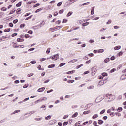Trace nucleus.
<instances>
[{
    "label": "nucleus",
    "instance_id": "obj_16",
    "mask_svg": "<svg viewBox=\"0 0 126 126\" xmlns=\"http://www.w3.org/2000/svg\"><path fill=\"white\" fill-rule=\"evenodd\" d=\"M52 118V116L51 115H49L47 117H45V120H50Z\"/></svg>",
    "mask_w": 126,
    "mask_h": 126
},
{
    "label": "nucleus",
    "instance_id": "obj_13",
    "mask_svg": "<svg viewBox=\"0 0 126 126\" xmlns=\"http://www.w3.org/2000/svg\"><path fill=\"white\" fill-rule=\"evenodd\" d=\"M63 65H65V63H62L60 64L59 66L62 67V66H63Z\"/></svg>",
    "mask_w": 126,
    "mask_h": 126
},
{
    "label": "nucleus",
    "instance_id": "obj_44",
    "mask_svg": "<svg viewBox=\"0 0 126 126\" xmlns=\"http://www.w3.org/2000/svg\"><path fill=\"white\" fill-rule=\"evenodd\" d=\"M6 9H7L6 8L3 7L1 9L2 11H6Z\"/></svg>",
    "mask_w": 126,
    "mask_h": 126
},
{
    "label": "nucleus",
    "instance_id": "obj_25",
    "mask_svg": "<svg viewBox=\"0 0 126 126\" xmlns=\"http://www.w3.org/2000/svg\"><path fill=\"white\" fill-rule=\"evenodd\" d=\"M64 12V10L62 9L59 11V13L60 14H62V13H63Z\"/></svg>",
    "mask_w": 126,
    "mask_h": 126
},
{
    "label": "nucleus",
    "instance_id": "obj_17",
    "mask_svg": "<svg viewBox=\"0 0 126 126\" xmlns=\"http://www.w3.org/2000/svg\"><path fill=\"white\" fill-rule=\"evenodd\" d=\"M43 118L40 117L39 118H35V121H42Z\"/></svg>",
    "mask_w": 126,
    "mask_h": 126
},
{
    "label": "nucleus",
    "instance_id": "obj_37",
    "mask_svg": "<svg viewBox=\"0 0 126 126\" xmlns=\"http://www.w3.org/2000/svg\"><path fill=\"white\" fill-rule=\"evenodd\" d=\"M104 52V49H99L98 51V53H103Z\"/></svg>",
    "mask_w": 126,
    "mask_h": 126
},
{
    "label": "nucleus",
    "instance_id": "obj_49",
    "mask_svg": "<svg viewBox=\"0 0 126 126\" xmlns=\"http://www.w3.org/2000/svg\"><path fill=\"white\" fill-rule=\"evenodd\" d=\"M114 29H119V28H120V27H119V26H115L114 27Z\"/></svg>",
    "mask_w": 126,
    "mask_h": 126
},
{
    "label": "nucleus",
    "instance_id": "obj_56",
    "mask_svg": "<svg viewBox=\"0 0 126 126\" xmlns=\"http://www.w3.org/2000/svg\"><path fill=\"white\" fill-rule=\"evenodd\" d=\"M89 43H91V44H93V43H94V40H90Z\"/></svg>",
    "mask_w": 126,
    "mask_h": 126
},
{
    "label": "nucleus",
    "instance_id": "obj_39",
    "mask_svg": "<svg viewBox=\"0 0 126 126\" xmlns=\"http://www.w3.org/2000/svg\"><path fill=\"white\" fill-rule=\"evenodd\" d=\"M68 124V122H64L63 123V126H66V125H67Z\"/></svg>",
    "mask_w": 126,
    "mask_h": 126
},
{
    "label": "nucleus",
    "instance_id": "obj_28",
    "mask_svg": "<svg viewBox=\"0 0 126 126\" xmlns=\"http://www.w3.org/2000/svg\"><path fill=\"white\" fill-rule=\"evenodd\" d=\"M67 22V20L65 19H63L62 22V23H66Z\"/></svg>",
    "mask_w": 126,
    "mask_h": 126
},
{
    "label": "nucleus",
    "instance_id": "obj_35",
    "mask_svg": "<svg viewBox=\"0 0 126 126\" xmlns=\"http://www.w3.org/2000/svg\"><path fill=\"white\" fill-rule=\"evenodd\" d=\"M91 62V60H89L87 61L86 62V63H87L88 64H89V63H90Z\"/></svg>",
    "mask_w": 126,
    "mask_h": 126
},
{
    "label": "nucleus",
    "instance_id": "obj_29",
    "mask_svg": "<svg viewBox=\"0 0 126 126\" xmlns=\"http://www.w3.org/2000/svg\"><path fill=\"white\" fill-rule=\"evenodd\" d=\"M25 26V24H22L20 25V28H24Z\"/></svg>",
    "mask_w": 126,
    "mask_h": 126
},
{
    "label": "nucleus",
    "instance_id": "obj_4",
    "mask_svg": "<svg viewBox=\"0 0 126 126\" xmlns=\"http://www.w3.org/2000/svg\"><path fill=\"white\" fill-rule=\"evenodd\" d=\"M44 90H45V87H42L38 89L37 91L38 92H42V91H44Z\"/></svg>",
    "mask_w": 126,
    "mask_h": 126
},
{
    "label": "nucleus",
    "instance_id": "obj_51",
    "mask_svg": "<svg viewBox=\"0 0 126 126\" xmlns=\"http://www.w3.org/2000/svg\"><path fill=\"white\" fill-rule=\"evenodd\" d=\"M122 55H123V52H122V51L118 53V56L120 57V56H122Z\"/></svg>",
    "mask_w": 126,
    "mask_h": 126
},
{
    "label": "nucleus",
    "instance_id": "obj_59",
    "mask_svg": "<svg viewBox=\"0 0 126 126\" xmlns=\"http://www.w3.org/2000/svg\"><path fill=\"white\" fill-rule=\"evenodd\" d=\"M107 74L106 73H102V76H107Z\"/></svg>",
    "mask_w": 126,
    "mask_h": 126
},
{
    "label": "nucleus",
    "instance_id": "obj_12",
    "mask_svg": "<svg viewBox=\"0 0 126 126\" xmlns=\"http://www.w3.org/2000/svg\"><path fill=\"white\" fill-rule=\"evenodd\" d=\"M37 62H36V61L34 60V61H32L30 62V63H32V64H35V63Z\"/></svg>",
    "mask_w": 126,
    "mask_h": 126
},
{
    "label": "nucleus",
    "instance_id": "obj_50",
    "mask_svg": "<svg viewBox=\"0 0 126 126\" xmlns=\"http://www.w3.org/2000/svg\"><path fill=\"white\" fill-rule=\"evenodd\" d=\"M70 73H73V71H71L67 72V74H70Z\"/></svg>",
    "mask_w": 126,
    "mask_h": 126
},
{
    "label": "nucleus",
    "instance_id": "obj_30",
    "mask_svg": "<svg viewBox=\"0 0 126 126\" xmlns=\"http://www.w3.org/2000/svg\"><path fill=\"white\" fill-rule=\"evenodd\" d=\"M18 22V20L16 19L13 21V23H14V24H16V23H17Z\"/></svg>",
    "mask_w": 126,
    "mask_h": 126
},
{
    "label": "nucleus",
    "instance_id": "obj_60",
    "mask_svg": "<svg viewBox=\"0 0 126 126\" xmlns=\"http://www.w3.org/2000/svg\"><path fill=\"white\" fill-rule=\"evenodd\" d=\"M50 81V80H46L44 82V83H48Z\"/></svg>",
    "mask_w": 126,
    "mask_h": 126
},
{
    "label": "nucleus",
    "instance_id": "obj_64",
    "mask_svg": "<svg viewBox=\"0 0 126 126\" xmlns=\"http://www.w3.org/2000/svg\"><path fill=\"white\" fill-rule=\"evenodd\" d=\"M111 20H109L107 23V24H110L111 23Z\"/></svg>",
    "mask_w": 126,
    "mask_h": 126
},
{
    "label": "nucleus",
    "instance_id": "obj_58",
    "mask_svg": "<svg viewBox=\"0 0 126 126\" xmlns=\"http://www.w3.org/2000/svg\"><path fill=\"white\" fill-rule=\"evenodd\" d=\"M34 50H35V48H30V49L28 50V51H34Z\"/></svg>",
    "mask_w": 126,
    "mask_h": 126
},
{
    "label": "nucleus",
    "instance_id": "obj_34",
    "mask_svg": "<svg viewBox=\"0 0 126 126\" xmlns=\"http://www.w3.org/2000/svg\"><path fill=\"white\" fill-rule=\"evenodd\" d=\"M67 118H68V115H64V116L63 117V119L64 120H65V119H67Z\"/></svg>",
    "mask_w": 126,
    "mask_h": 126
},
{
    "label": "nucleus",
    "instance_id": "obj_14",
    "mask_svg": "<svg viewBox=\"0 0 126 126\" xmlns=\"http://www.w3.org/2000/svg\"><path fill=\"white\" fill-rule=\"evenodd\" d=\"M120 49H121L120 46H118L114 47V50H120Z\"/></svg>",
    "mask_w": 126,
    "mask_h": 126
},
{
    "label": "nucleus",
    "instance_id": "obj_52",
    "mask_svg": "<svg viewBox=\"0 0 126 126\" xmlns=\"http://www.w3.org/2000/svg\"><path fill=\"white\" fill-rule=\"evenodd\" d=\"M29 100V97H28L25 99H24L23 102H26V101H28Z\"/></svg>",
    "mask_w": 126,
    "mask_h": 126
},
{
    "label": "nucleus",
    "instance_id": "obj_20",
    "mask_svg": "<svg viewBox=\"0 0 126 126\" xmlns=\"http://www.w3.org/2000/svg\"><path fill=\"white\" fill-rule=\"evenodd\" d=\"M41 67H42V66L39 65L38 67L37 68L38 69H39V70H44V69H43L42 68H41Z\"/></svg>",
    "mask_w": 126,
    "mask_h": 126
},
{
    "label": "nucleus",
    "instance_id": "obj_55",
    "mask_svg": "<svg viewBox=\"0 0 126 126\" xmlns=\"http://www.w3.org/2000/svg\"><path fill=\"white\" fill-rule=\"evenodd\" d=\"M94 55L93 53H90L88 54V56H89V57H93Z\"/></svg>",
    "mask_w": 126,
    "mask_h": 126
},
{
    "label": "nucleus",
    "instance_id": "obj_19",
    "mask_svg": "<svg viewBox=\"0 0 126 126\" xmlns=\"http://www.w3.org/2000/svg\"><path fill=\"white\" fill-rule=\"evenodd\" d=\"M45 100H47V97H44L42 99H40V102H43V101H45Z\"/></svg>",
    "mask_w": 126,
    "mask_h": 126
},
{
    "label": "nucleus",
    "instance_id": "obj_9",
    "mask_svg": "<svg viewBox=\"0 0 126 126\" xmlns=\"http://www.w3.org/2000/svg\"><path fill=\"white\" fill-rule=\"evenodd\" d=\"M55 66V64H52L51 65H49L48 66V68H53V67H54Z\"/></svg>",
    "mask_w": 126,
    "mask_h": 126
},
{
    "label": "nucleus",
    "instance_id": "obj_40",
    "mask_svg": "<svg viewBox=\"0 0 126 126\" xmlns=\"http://www.w3.org/2000/svg\"><path fill=\"white\" fill-rule=\"evenodd\" d=\"M74 82V80H71L68 81V83H73Z\"/></svg>",
    "mask_w": 126,
    "mask_h": 126
},
{
    "label": "nucleus",
    "instance_id": "obj_48",
    "mask_svg": "<svg viewBox=\"0 0 126 126\" xmlns=\"http://www.w3.org/2000/svg\"><path fill=\"white\" fill-rule=\"evenodd\" d=\"M123 110V108L122 107H119L117 109V111H122Z\"/></svg>",
    "mask_w": 126,
    "mask_h": 126
},
{
    "label": "nucleus",
    "instance_id": "obj_33",
    "mask_svg": "<svg viewBox=\"0 0 126 126\" xmlns=\"http://www.w3.org/2000/svg\"><path fill=\"white\" fill-rule=\"evenodd\" d=\"M115 71H116V69L113 68V69H112L111 70L110 73H113V72H115Z\"/></svg>",
    "mask_w": 126,
    "mask_h": 126
},
{
    "label": "nucleus",
    "instance_id": "obj_31",
    "mask_svg": "<svg viewBox=\"0 0 126 126\" xmlns=\"http://www.w3.org/2000/svg\"><path fill=\"white\" fill-rule=\"evenodd\" d=\"M29 84H25V85L23 86V88H27L28 87Z\"/></svg>",
    "mask_w": 126,
    "mask_h": 126
},
{
    "label": "nucleus",
    "instance_id": "obj_6",
    "mask_svg": "<svg viewBox=\"0 0 126 126\" xmlns=\"http://www.w3.org/2000/svg\"><path fill=\"white\" fill-rule=\"evenodd\" d=\"M78 60L77 59H73L71 60L68 62V63H75L76 62H77Z\"/></svg>",
    "mask_w": 126,
    "mask_h": 126
},
{
    "label": "nucleus",
    "instance_id": "obj_3",
    "mask_svg": "<svg viewBox=\"0 0 126 126\" xmlns=\"http://www.w3.org/2000/svg\"><path fill=\"white\" fill-rule=\"evenodd\" d=\"M97 70H96V68L95 67L92 68V73H94V74H96V71Z\"/></svg>",
    "mask_w": 126,
    "mask_h": 126
},
{
    "label": "nucleus",
    "instance_id": "obj_11",
    "mask_svg": "<svg viewBox=\"0 0 126 126\" xmlns=\"http://www.w3.org/2000/svg\"><path fill=\"white\" fill-rule=\"evenodd\" d=\"M23 41H24V39L21 38H18L17 39V42H23Z\"/></svg>",
    "mask_w": 126,
    "mask_h": 126
},
{
    "label": "nucleus",
    "instance_id": "obj_42",
    "mask_svg": "<svg viewBox=\"0 0 126 126\" xmlns=\"http://www.w3.org/2000/svg\"><path fill=\"white\" fill-rule=\"evenodd\" d=\"M31 18H32V15L28 17V18H27L25 20H28V19H30Z\"/></svg>",
    "mask_w": 126,
    "mask_h": 126
},
{
    "label": "nucleus",
    "instance_id": "obj_45",
    "mask_svg": "<svg viewBox=\"0 0 126 126\" xmlns=\"http://www.w3.org/2000/svg\"><path fill=\"white\" fill-rule=\"evenodd\" d=\"M110 60H111V61H114V60H115V56H112V57H111V58H110Z\"/></svg>",
    "mask_w": 126,
    "mask_h": 126
},
{
    "label": "nucleus",
    "instance_id": "obj_32",
    "mask_svg": "<svg viewBox=\"0 0 126 126\" xmlns=\"http://www.w3.org/2000/svg\"><path fill=\"white\" fill-rule=\"evenodd\" d=\"M14 12H15V10H13L12 11H11V12H10V13H9V15H10V14H13V13H14Z\"/></svg>",
    "mask_w": 126,
    "mask_h": 126
},
{
    "label": "nucleus",
    "instance_id": "obj_43",
    "mask_svg": "<svg viewBox=\"0 0 126 126\" xmlns=\"http://www.w3.org/2000/svg\"><path fill=\"white\" fill-rule=\"evenodd\" d=\"M51 48H49L47 49V51H46V53L47 54H49V53H50V50Z\"/></svg>",
    "mask_w": 126,
    "mask_h": 126
},
{
    "label": "nucleus",
    "instance_id": "obj_15",
    "mask_svg": "<svg viewBox=\"0 0 126 126\" xmlns=\"http://www.w3.org/2000/svg\"><path fill=\"white\" fill-rule=\"evenodd\" d=\"M78 115V113L77 112H76L72 115V118H75V117H77V115Z\"/></svg>",
    "mask_w": 126,
    "mask_h": 126
},
{
    "label": "nucleus",
    "instance_id": "obj_24",
    "mask_svg": "<svg viewBox=\"0 0 126 126\" xmlns=\"http://www.w3.org/2000/svg\"><path fill=\"white\" fill-rule=\"evenodd\" d=\"M21 6V2H19V3L16 5V6H17V7H19V6Z\"/></svg>",
    "mask_w": 126,
    "mask_h": 126
},
{
    "label": "nucleus",
    "instance_id": "obj_63",
    "mask_svg": "<svg viewBox=\"0 0 126 126\" xmlns=\"http://www.w3.org/2000/svg\"><path fill=\"white\" fill-rule=\"evenodd\" d=\"M14 83L16 84L19 83V80H17L14 82Z\"/></svg>",
    "mask_w": 126,
    "mask_h": 126
},
{
    "label": "nucleus",
    "instance_id": "obj_18",
    "mask_svg": "<svg viewBox=\"0 0 126 126\" xmlns=\"http://www.w3.org/2000/svg\"><path fill=\"white\" fill-rule=\"evenodd\" d=\"M92 118L93 119H96V118H98V114H94Z\"/></svg>",
    "mask_w": 126,
    "mask_h": 126
},
{
    "label": "nucleus",
    "instance_id": "obj_1",
    "mask_svg": "<svg viewBox=\"0 0 126 126\" xmlns=\"http://www.w3.org/2000/svg\"><path fill=\"white\" fill-rule=\"evenodd\" d=\"M105 97L107 98V99H109L110 100L109 101L111 102V101H113V100H114L113 98H114V96L113 95V94H104L103 95V98L101 97V99H104L105 98Z\"/></svg>",
    "mask_w": 126,
    "mask_h": 126
},
{
    "label": "nucleus",
    "instance_id": "obj_2",
    "mask_svg": "<svg viewBox=\"0 0 126 126\" xmlns=\"http://www.w3.org/2000/svg\"><path fill=\"white\" fill-rule=\"evenodd\" d=\"M48 59H52L53 61H57L59 59V54H56L54 56H50V58H47V60Z\"/></svg>",
    "mask_w": 126,
    "mask_h": 126
},
{
    "label": "nucleus",
    "instance_id": "obj_7",
    "mask_svg": "<svg viewBox=\"0 0 126 126\" xmlns=\"http://www.w3.org/2000/svg\"><path fill=\"white\" fill-rule=\"evenodd\" d=\"M104 62L105 63H109L110 62V58H106L104 60Z\"/></svg>",
    "mask_w": 126,
    "mask_h": 126
},
{
    "label": "nucleus",
    "instance_id": "obj_46",
    "mask_svg": "<svg viewBox=\"0 0 126 126\" xmlns=\"http://www.w3.org/2000/svg\"><path fill=\"white\" fill-rule=\"evenodd\" d=\"M115 114L116 116H118V117H120V116H121V114L119 113V112H116Z\"/></svg>",
    "mask_w": 126,
    "mask_h": 126
},
{
    "label": "nucleus",
    "instance_id": "obj_21",
    "mask_svg": "<svg viewBox=\"0 0 126 126\" xmlns=\"http://www.w3.org/2000/svg\"><path fill=\"white\" fill-rule=\"evenodd\" d=\"M72 13H73V12H69L67 14V17L70 16V15H71V14H72Z\"/></svg>",
    "mask_w": 126,
    "mask_h": 126
},
{
    "label": "nucleus",
    "instance_id": "obj_10",
    "mask_svg": "<svg viewBox=\"0 0 126 126\" xmlns=\"http://www.w3.org/2000/svg\"><path fill=\"white\" fill-rule=\"evenodd\" d=\"M41 10H43V8H39V9H37V10L35 11V13H38V12H39V11H41Z\"/></svg>",
    "mask_w": 126,
    "mask_h": 126
},
{
    "label": "nucleus",
    "instance_id": "obj_41",
    "mask_svg": "<svg viewBox=\"0 0 126 126\" xmlns=\"http://www.w3.org/2000/svg\"><path fill=\"white\" fill-rule=\"evenodd\" d=\"M9 26H10V27H13V24L12 23H10L9 24Z\"/></svg>",
    "mask_w": 126,
    "mask_h": 126
},
{
    "label": "nucleus",
    "instance_id": "obj_62",
    "mask_svg": "<svg viewBox=\"0 0 126 126\" xmlns=\"http://www.w3.org/2000/svg\"><path fill=\"white\" fill-rule=\"evenodd\" d=\"M103 120H107V119H108V117L107 116H104L103 118Z\"/></svg>",
    "mask_w": 126,
    "mask_h": 126
},
{
    "label": "nucleus",
    "instance_id": "obj_26",
    "mask_svg": "<svg viewBox=\"0 0 126 126\" xmlns=\"http://www.w3.org/2000/svg\"><path fill=\"white\" fill-rule=\"evenodd\" d=\"M117 110V108L115 109L114 107H112L110 109H109L108 111H115Z\"/></svg>",
    "mask_w": 126,
    "mask_h": 126
},
{
    "label": "nucleus",
    "instance_id": "obj_61",
    "mask_svg": "<svg viewBox=\"0 0 126 126\" xmlns=\"http://www.w3.org/2000/svg\"><path fill=\"white\" fill-rule=\"evenodd\" d=\"M93 125L94 126H96L97 125V122H96V121L94 122Z\"/></svg>",
    "mask_w": 126,
    "mask_h": 126
},
{
    "label": "nucleus",
    "instance_id": "obj_54",
    "mask_svg": "<svg viewBox=\"0 0 126 126\" xmlns=\"http://www.w3.org/2000/svg\"><path fill=\"white\" fill-rule=\"evenodd\" d=\"M61 5H62V2H60L57 4V6L60 7Z\"/></svg>",
    "mask_w": 126,
    "mask_h": 126
},
{
    "label": "nucleus",
    "instance_id": "obj_38",
    "mask_svg": "<svg viewBox=\"0 0 126 126\" xmlns=\"http://www.w3.org/2000/svg\"><path fill=\"white\" fill-rule=\"evenodd\" d=\"M39 5H40V4L37 3V4H36L34 5L33 6V7H34V8H35V7H37V6H39Z\"/></svg>",
    "mask_w": 126,
    "mask_h": 126
},
{
    "label": "nucleus",
    "instance_id": "obj_53",
    "mask_svg": "<svg viewBox=\"0 0 126 126\" xmlns=\"http://www.w3.org/2000/svg\"><path fill=\"white\" fill-rule=\"evenodd\" d=\"M110 116L111 117H114V116H115V113L112 112L110 114Z\"/></svg>",
    "mask_w": 126,
    "mask_h": 126
},
{
    "label": "nucleus",
    "instance_id": "obj_8",
    "mask_svg": "<svg viewBox=\"0 0 126 126\" xmlns=\"http://www.w3.org/2000/svg\"><path fill=\"white\" fill-rule=\"evenodd\" d=\"M104 123V121L102 120H99L98 121V124L99 125H102Z\"/></svg>",
    "mask_w": 126,
    "mask_h": 126
},
{
    "label": "nucleus",
    "instance_id": "obj_36",
    "mask_svg": "<svg viewBox=\"0 0 126 126\" xmlns=\"http://www.w3.org/2000/svg\"><path fill=\"white\" fill-rule=\"evenodd\" d=\"M19 112V111H14L13 113H12L11 114V115H14V114H16V113H18Z\"/></svg>",
    "mask_w": 126,
    "mask_h": 126
},
{
    "label": "nucleus",
    "instance_id": "obj_27",
    "mask_svg": "<svg viewBox=\"0 0 126 126\" xmlns=\"http://www.w3.org/2000/svg\"><path fill=\"white\" fill-rule=\"evenodd\" d=\"M28 33L29 34H30L31 35H32V34H33V31H32V30H30L28 32Z\"/></svg>",
    "mask_w": 126,
    "mask_h": 126
},
{
    "label": "nucleus",
    "instance_id": "obj_57",
    "mask_svg": "<svg viewBox=\"0 0 126 126\" xmlns=\"http://www.w3.org/2000/svg\"><path fill=\"white\" fill-rule=\"evenodd\" d=\"M15 36H17V33H13L12 35V37H15Z\"/></svg>",
    "mask_w": 126,
    "mask_h": 126
},
{
    "label": "nucleus",
    "instance_id": "obj_5",
    "mask_svg": "<svg viewBox=\"0 0 126 126\" xmlns=\"http://www.w3.org/2000/svg\"><path fill=\"white\" fill-rule=\"evenodd\" d=\"M94 9H95V7H92L91 11V14H92V15H93V14H94Z\"/></svg>",
    "mask_w": 126,
    "mask_h": 126
},
{
    "label": "nucleus",
    "instance_id": "obj_23",
    "mask_svg": "<svg viewBox=\"0 0 126 126\" xmlns=\"http://www.w3.org/2000/svg\"><path fill=\"white\" fill-rule=\"evenodd\" d=\"M89 113H90V111H84L83 112V114L84 115H86L87 114H89Z\"/></svg>",
    "mask_w": 126,
    "mask_h": 126
},
{
    "label": "nucleus",
    "instance_id": "obj_22",
    "mask_svg": "<svg viewBox=\"0 0 126 126\" xmlns=\"http://www.w3.org/2000/svg\"><path fill=\"white\" fill-rule=\"evenodd\" d=\"M4 32H9L10 31V28L6 29L4 30Z\"/></svg>",
    "mask_w": 126,
    "mask_h": 126
},
{
    "label": "nucleus",
    "instance_id": "obj_47",
    "mask_svg": "<svg viewBox=\"0 0 126 126\" xmlns=\"http://www.w3.org/2000/svg\"><path fill=\"white\" fill-rule=\"evenodd\" d=\"M25 37L26 39H27L28 38H29L30 37L29 34H25Z\"/></svg>",
    "mask_w": 126,
    "mask_h": 126
}]
</instances>
